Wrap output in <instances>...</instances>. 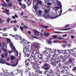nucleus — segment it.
<instances>
[{
	"label": "nucleus",
	"mask_w": 76,
	"mask_h": 76,
	"mask_svg": "<svg viewBox=\"0 0 76 76\" xmlns=\"http://www.w3.org/2000/svg\"><path fill=\"white\" fill-rule=\"evenodd\" d=\"M57 6L55 7V8L56 9V10H55V11H57V13L58 15V16H56V14H54V17L55 18H58V17H59V16H61V13H62V7H61V3L59 1H58L56 2Z\"/></svg>",
	"instance_id": "1"
},
{
	"label": "nucleus",
	"mask_w": 76,
	"mask_h": 76,
	"mask_svg": "<svg viewBox=\"0 0 76 76\" xmlns=\"http://www.w3.org/2000/svg\"><path fill=\"white\" fill-rule=\"evenodd\" d=\"M15 39L17 40L18 42H20L21 44H23L24 49L27 47V44L30 43L29 42L27 41V40H25V39H22L20 36L16 34L15 37Z\"/></svg>",
	"instance_id": "2"
},
{
	"label": "nucleus",
	"mask_w": 76,
	"mask_h": 76,
	"mask_svg": "<svg viewBox=\"0 0 76 76\" xmlns=\"http://www.w3.org/2000/svg\"><path fill=\"white\" fill-rule=\"evenodd\" d=\"M29 46H30V45H28V46L27 49H26L27 47H26L24 49V46H23V52L25 53V51H26V52H27L28 50V51H29L30 53L31 54V57H34V50H33L32 48H31V47L30 48Z\"/></svg>",
	"instance_id": "3"
},
{
	"label": "nucleus",
	"mask_w": 76,
	"mask_h": 76,
	"mask_svg": "<svg viewBox=\"0 0 76 76\" xmlns=\"http://www.w3.org/2000/svg\"><path fill=\"white\" fill-rule=\"evenodd\" d=\"M50 9L51 7L48 6L46 8V9L45 10V14L44 16L43 15V16H44L45 19H49L50 18V14H47V13H48V12H50Z\"/></svg>",
	"instance_id": "4"
},
{
	"label": "nucleus",
	"mask_w": 76,
	"mask_h": 76,
	"mask_svg": "<svg viewBox=\"0 0 76 76\" xmlns=\"http://www.w3.org/2000/svg\"><path fill=\"white\" fill-rule=\"evenodd\" d=\"M33 32L34 33V35H36V36H37L40 38H42L43 37L44 35L42 33H39L37 30H33Z\"/></svg>",
	"instance_id": "5"
},
{
	"label": "nucleus",
	"mask_w": 76,
	"mask_h": 76,
	"mask_svg": "<svg viewBox=\"0 0 76 76\" xmlns=\"http://www.w3.org/2000/svg\"><path fill=\"white\" fill-rule=\"evenodd\" d=\"M34 10L36 11V13L38 17H41L43 16V12L40 10H38V8L36 7H34Z\"/></svg>",
	"instance_id": "6"
},
{
	"label": "nucleus",
	"mask_w": 76,
	"mask_h": 76,
	"mask_svg": "<svg viewBox=\"0 0 76 76\" xmlns=\"http://www.w3.org/2000/svg\"><path fill=\"white\" fill-rule=\"evenodd\" d=\"M10 47H11L12 49V52H15V55L18 57V52L16 50V48L15 46L13 45L11 43L10 44Z\"/></svg>",
	"instance_id": "7"
},
{
	"label": "nucleus",
	"mask_w": 76,
	"mask_h": 76,
	"mask_svg": "<svg viewBox=\"0 0 76 76\" xmlns=\"http://www.w3.org/2000/svg\"><path fill=\"white\" fill-rule=\"evenodd\" d=\"M46 56H47V57L48 58H46L47 60H49V59L51 57H52V58L50 60V61H53V60H54L56 58H55V56H56V55H51V54H48V55L46 54Z\"/></svg>",
	"instance_id": "8"
},
{
	"label": "nucleus",
	"mask_w": 76,
	"mask_h": 76,
	"mask_svg": "<svg viewBox=\"0 0 76 76\" xmlns=\"http://www.w3.org/2000/svg\"><path fill=\"white\" fill-rule=\"evenodd\" d=\"M45 49L46 50H45L44 52V53H45L46 54L49 53V54H51V52L52 51L51 48L50 49L49 48H48L45 47Z\"/></svg>",
	"instance_id": "9"
},
{
	"label": "nucleus",
	"mask_w": 76,
	"mask_h": 76,
	"mask_svg": "<svg viewBox=\"0 0 76 76\" xmlns=\"http://www.w3.org/2000/svg\"><path fill=\"white\" fill-rule=\"evenodd\" d=\"M32 45L34 48H38V49L41 48V47L39 45V43L37 42H34L32 43Z\"/></svg>",
	"instance_id": "10"
},
{
	"label": "nucleus",
	"mask_w": 76,
	"mask_h": 76,
	"mask_svg": "<svg viewBox=\"0 0 76 76\" xmlns=\"http://www.w3.org/2000/svg\"><path fill=\"white\" fill-rule=\"evenodd\" d=\"M67 50H60H60H59L57 49V52H58L59 54H61L62 52V53H64L63 54H66V52H67Z\"/></svg>",
	"instance_id": "11"
},
{
	"label": "nucleus",
	"mask_w": 76,
	"mask_h": 76,
	"mask_svg": "<svg viewBox=\"0 0 76 76\" xmlns=\"http://www.w3.org/2000/svg\"><path fill=\"white\" fill-rule=\"evenodd\" d=\"M10 75V74L9 72H3L0 73V76H9Z\"/></svg>",
	"instance_id": "12"
},
{
	"label": "nucleus",
	"mask_w": 76,
	"mask_h": 76,
	"mask_svg": "<svg viewBox=\"0 0 76 76\" xmlns=\"http://www.w3.org/2000/svg\"><path fill=\"white\" fill-rule=\"evenodd\" d=\"M33 69L34 70H35V72H37V73H40L41 74H42V72L39 69H37V67H36V66H34L33 67Z\"/></svg>",
	"instance_id": "13"
},
{
	"label": "nucleus",
	"mask_w": 76,
	"mask_h": 76,
	"mask_svg": "<svg viewBox=\"0 0 76 76\" xmlns=\"http://www.w3.org/2000/svg\"><path fill=\"white\" fill-rule=\"evenodd\" d=\"M72 9H70L68 10L69 11H75L76 10V5L71 6Z\"/></svg>",
	"instance_id": "14"
},
{
	"label": "nucleus",
	"mask_w": 76,
	"mask_h": 76,
	"mask_svg": "<svg viewBox=\"0 0 76 76\" xmlns=\"http://www.w3.org/2000/svg\"><path fill=\"white\" fill-rule=\"evenodd\" d=\"M51 54L52 55H54V56H56V49H53V50L51 51Z\"/></svg>",
	"instance_id": "15"
},
{
	"label": "nucleus",
	"mask_w": 76,
	"mask_h": 76,
	"mask_svg": "<svg viewBox=\"0 0 76 76\" xmlns=\"http://www.w3.org/2000/svg\"><path fill=\"white\" fill-rule=\"evenodd\" d=\"M26 2L27 3L28 5H31L32 3V1L31 0H26Z\"/></svg>",
	"instance_id": "16"
},
{
	"label": "nucleus",
	"mask_w": 76,
	"mask_h": 76,
	"mask_svg": "<svg viewBox=\"0 0 76 76\" xmlns=\"http://www.w3.org/2000/svg\"><path fill=\"white\" fill-rule=\"evenodd\" d=\"M15 72H18L17 73H21V75H22V72H23V71L19 69H17L15 71Z\"/></svg>",
	"instance_id": "17"
},
{
	"label": "nucleus",
	"mask_w": 76,
	"mask_h": 76,
	"mask_svg": "<svg viewBox=\"0 0 76 76\" xmlns=\"http://www.w3.org/2000/svg\"><path fill=\"white\" fill-rule=\"evenodd\" d=\"M0 63L3 64L6 63V61H4L3 59H0Z\"/></svg>",
	"instance_id": "18"
},
{
	"label": "nucleus",
	"mask_w": 76,
	"mask_h": 76,
	"mask_svg": "<svg viewBox=\"0 0 76 76\" xmlns=\"http://www.w3.org/2000/svg\"><path fill=\"white\" fill-rule=\"evenodd\" d=\"M45 3H47V5L48 6H51V3L48 2V0H45Z\"/></svg>",
	"instance_id": "19"
},
{
	"label": "nucleus",
	"mask_w": 76,
	"mask_h": 76,
	"mask_svg": "<svg viewBox=\"0 0 76 76\" xmlns=\"http://www.w3.org/2000/svg\"><path fill=\"white\" fill-rule=\"evenodd\" d=\"M6 64L7 65H9V66H10V65H11V66H13V67H15V66H16L17 65H18V64H12V65H10L9 63H6Z\"/></svg>",
	"instance_id": "20"
},
{
	"label": "nucleus",
	"mask_w": 76,
	"mask_h": 76,
	"mask_svg": "<svg viewBox=\"0 0 76 76\" xmlns=\"http://www.w3.org/2000/svg\"><path fill=\"white\" fill-rule=\"evenodd\" d=\"M44 35L45 37H48L50 35V33H47L46 32H44Z\"/></svg>",
	"instance_id": "21"
},
{
	"label": "nucleus",
	"mask_w": 76,
	"mask_h": 76,
	"mask_svg": "<svg viewBox=\"0 0 76 76\" xmlns=\"http://www.w3.org/2000/svg\"><path fill=\"white\" fill-rule=\"evenodd\" d=\"M68 51L69 52V54H72L74 51H73V49H70V50H68Z\"/></svg>",
	"instance_id": "22"
},
{
	"label": "nucleus",
	"mask_w": 76,
	"mask_h": 76,
	"mask_svg": "<svg viewBox=\"0 0 76 76\" xmlns=\"http://www.w3.org/2000/svg\"><path fill=\"white\" fill-rule=\"evenodd\" d=\"M2 6L3 7H7V5L6 4L5 2H4L2 4Z\"/></svg>",
	"instance_id": "23"
},
{
	"label": "nucleus",
	"mask_w": 76,
	"mask_h": 76,
	"mask_svg": "<svg viewBox=\"0 0 76 76\" xmlns=\"http://www.w3.org/2000/svg\"><path fill=\"white\" fill-rule=\"evenodd\" d=\"M7 42H8L10 43V44H12V45H13V43L11 42V41H10V39H7Z\"/></svg>",
	"instance_id": "24"
},
{
	"label": "nucleus",
	"mask_w": 76,
	"mask_h": 76,
	"mask_svg": "<svg viewBox=\"0 0 76 76\" xmlns=\"http://www.w3.org/2000/svg\"><path fill=\"white\" fill-rule=\"evenodd\" d=\"M12 7V4L11 3H9L8 4L7 7Z\"/></svg>",
	"instance_id": "25"
},
{
	"label": "nucleus",
	"mask_w": 76,
	"mask_h": 76,
	"mask_svg": "<svg viewBox=\"0 0 76 76\" xmlns=\"http://www.w3.org/2000/svg\"><path fill=\"white\" fill-rule=\"evenodd\" d=\"M22 7L23 9H26V5L25 4H23L22 6Z\"/></svg>",
	"instance_id": "26"
},
{
	"label": "nucleus",
	"mask_w": 76,
	"mask_h": 76,
	"mask_svg": "<svg viewBox=\"0 0 76 76\" xmlns=\"http://www.w3.org/2000/svg\"><path fill=\"white\" fill-rule=\"evenodd\" d=\"M38 75H37L36 73L33 72L32 73L31 75V76H38Z\"/></svg>",
	"instance_id": "27"
},
{
	"label": "nucleus",
	"mask_w": 76,
	"mask_h": 76,
	"mask_svg": "<svg viewBox=\"0 0 76 76\" xmlns=\"http://www.w3.org/2000/svg\"><path fill=\"white\" fill-rule=\"evenodd\" d=\"M45 66V67H50V65L47 64H45L44 65Z\"/></svg>",
	"instance_id": "28"
},
{
	"label": "nucleus",
	"mask_w": 76,
	"mask_h": 76,
	"mask_svg": "<svg viewBox=\"0 0 76 76\" xmlns=\"http://www.w3.org/2000/svg\"><path fill=\"white\" fill-rule=\"evenodd\" d=\"M33 59L34 60V61H35V62H38V59L37 58L36 59L35 58H34Z\"/></svg>",
	"instance_id": "29"
},
{
	"label": "nucleus",
	"mask_w": 76,
	"mask_h": 76,
	"mask_svg": "<svg viewBox=\"0 0 76 76\" xmlns=\"http://www.w3.org/2000/svg\"><path fill=\"white\" fill-rule=\"evenodd\" d=\"M55 61H56V64H57V63H58L59 62V61H58V59H56V58Z\"/></svg>",
	"instance_id": "30"
},
{
	"label": "nucleus",
	"mask_w": 76,
	"mask_h": 76,
	"mask_svg": "<svg viewBox=\"0 0 76 76\" xmlns=\"http://www.w3.org/2000/svg\"><path fill=\"white\" fill-rule=\"evenodd\" d=\"M42 27H43V28H49V26H42Z\"/></svg>",
	"instance_id": "31"
},
{
	"label": "nucleus",
	"mask_w": 76,
	"mask_h": 76,
	"mask_svg": "<svg viewBox=\"0 0 76 76\" xmlns=\"http://www.w3.org/2000/svg\"><path fill=\"white\" fill-rule=\"evenodd\" d=\"M14 30L15 31H17V30H18V28H16V27H15L14 28Z\"/></svg>",
	"instance_id": "32"
},
{
	"label": "nucleus",
	"mask_w": 76,
	"mask_h": 76,
	"mask_svg": "<svg viewBox=\"0 0 76 76\" xmlns=\"http://www.w3.org/2000/svg\"><path fill=\"white\" fill-rule=\"evenodd\" d=\"M11 58L12 60H13L15 59V57L12 56L11 57Z\"/></svg>",
	"instance_id": "33"
},
{
	"label": "nucleus",
	"mask_w": 76,
	"mask_h": 76,
	"mask_svg": "<svg viewBox=\"0 0 76 76\" xmlns=\"http://www.w3.org/2000/svg\"><path fill=\"white\" fill-rule=\"evenodd\" d=\"M38 3H39L40 4H42V1H38Z\"/></svg>",
	"instance_id": "34"
},
{
	"label": "nucleus",
	"mask_w": 76,
	"mask_h": 76,
	"mask_svg": "<svg viewBox=\"0 0 76 76\" xmlns=\"http://www.w3.org/2000/svg\"><path fill=\"white\" fill-rule=\"evenodd\" d=\"M10 12V11L9 10L3 11V12H4V13H6V12Z\"/></svg>",
	"instance_id": "35"
},
{
	"label": "nucleus",
	"mask_w": 76,
	"mask_h": 76,
	"mask_svg": "<svg viewBox=\"0 0 76 76\" xmlns=\"http://www.w3.org/2000/svg\"><path fill=\"white\" fill-rule=\"evenodd\" d=\"M69 26H70V25H66L64 27L65 28H69Z\"/></svg>",
	"instance_id": "36"
},
{
	"label": "nucleus",
	"mask_w": 76,
	"mask_h": 76,
	"mask_svg": "<svg viewBox=\"0 0 76 76\" xmlns=\"http://www.w3.org/2000/svg\"><path fill=\"white\" fill-rule=\"evenodd\" d=\"M23 27L24 28H26V29H27L28 28V27L25 25H23Z\"/></svg>",
	"instance_id": "37"
},
{
	"label": "nucleus",
	"mask_w": 76,
	"mask_h": 76,
	"mask_svg": "<svg viewBox=\"0 0 76 76\" xmlns=\"http://www.w3.org/2000/svg\"><path fill=\"white\" fill-rule=\"evenodd\" d=\"M3 23V20H1V18H0V23Z\"/></svg>",
	"instance_id": "38"
},
{
	"label": "nucleus",
	"mask_w": 76,
	"mask_h": 76,
	"mask_svg": "<svg viewBox=\"0 0 76 76\" xmlns=\"http://www.w3.org/2000/svg\"><path fill=\"white\" fill-rule=\"evenodd\" d=\"M48 44H51V41L50 40H48Z\"/></svg>",
	"instance_id": "39"
},
{
	"label": "nucleus",
	"mask_w": 76,
	"mask_h": 76,
	"mask_svg": "<svg viewBox=\"0 0 76 76\" xmlns=\"http://www.w3.org/2000/svg\"><path fill=\"white\" fill-rule=\"evenodd\" d=\"M36 54L38 55L39 54V51L38 50L36 52Z\"/></svg>",
	"instance_id": "40"
},
{
	"label": "nucleus",
	"mask_w": 76,
	"mask_h": 76,
	"mask_svg": "<svg viewBox=\"0 0 76 76\" xmlns=\"http://www.w3.org/2000/svg\"><path fill=\"white\" fill-rule=\"evenodd\" d=\"M49 67H48L45 68V70H48L49 69Z\"/></svg>",
	"instance_id": "41"
},
{
	"label": "nucleus",
	"mask_w": 76,
	"mask_h": 76,
	"mask_svg": "<svg viewBox=\"0 0 76 76\" xmlns=\"http://www.w3.org/2000/svg\"><path fill=\"white\" fill-rule=\"evenodd\" d=\"M70 29H71V28L64 29L65 31H68V30H70Z\"/></svg>",
	"instance_id": "42"
},
{
	"label": "nucleus",
	"mask_w": 76,
	"mask_h": 76,
	"mask_svg": "<svg viewBox=\"0 0 76 76\" xmlns=\"http://www.w3.org/2000/svg\"><path fill=\"white\" fill-rule=\"evenodd\" d=\"M49 72L50 73H53V71L51 69L50 70Z\"/></svg>",
	"instance_id": "43"
},
{
	"label": "nucleus",
	"mask_w": 76,
	"mask_h": 76,
	"mask_svg": "<svg viewBox=\"0 0 76 76\" xmlns=\"http://www.w3.org/2000/svg\"><path fill=\"white\" fill-rule=\"evenodd\" d=\"M57 39H62V40L63 39V38L61 37H58L57 38Z\"/></svg>",
	"instance_id": "44"
},
{
	"label": "nucleus",
	"mask_w": 76,
	"mask_h": 76,
	"mask_svg": "<svg viewBox=\"0 0 76 76\" xmlns=\"http://www.w3.org/2000/svg\"><path fill=\"white\" fill-rule=\"evenodd\" d=\"M58 41L57 40H55V41L53 42L54 43H58Z\"/></svg>",
	"instance_id": "45"
},
{
	"label": "nucleus",
	"mask_w": 76,
	"mask_h": 76,
	"mask_svg": "<svg viewBox=\"0 0 76 76\" xmlns=\"http://www.w3.org/2000/svg\"><path fill=\"white\" fill-rule=\"evenodd\" d=\"M17 60H18V61H20V58H19V57H18V56L17 57Z\"/></svg>",
	"instance_id": "46"
},
{
	"label": "nucleus",
	"mask_w": 76,
	"mask_h": 76,
	"mask_svg": "<svg viewBox=\"0 0 76 76\" xmlns=\"http://www.w3.org/2000/svg\"><path fill=\"white\" fill-rule=\"evenodd\" d=\"M61 73H64V70L63 69L62 70H61Z\"/></svg>",
	"instance_id": "47"
},
{
	"label": "nucleus",
	"mask_w": 76,
	"mask_h": 76,
	"mask_svg": "<svg viewBox=\"0 0 76 76\" xmlns=\"http://www.w3.org/2000/svg\"><path fill=\"white\" fill-rule=\"evenodd\" d=\"M32 37H33V38H35L36 39H38V37H37L34 36H32Z\"/></svg>",
	"instance_id": "48"
},
{
	"label": "nucleus",
	"mask_w": 76,
	"mask_h": 76,
	"mask_svg": "<svg viewBox=\"0 0 76 76\" xmlns=\"http://www.w3.org/2000/svg\"><path fill=\"white\" fill-rule=\"evenodd\" d=\"M13 22L14 23H17V21L16 20H13Z\"/></svg>",
	"instance_id": "49"
},
{
	"label": "nucleus",
	"mask_w": 76,
	"mask_h": 76,
	"mask_svg": "<svg viewBox=\"0 0 76 76\" xmlns=\"http://www.w3.org/2000/svg\"><path fill=\"white\" fill-rule=\"evenodd\" d=\"M3 37H4V36L5 37H7V34H4L3 35Z\"/></svg>",
	"instance_id": "50"
},
{
	"label": "nucleus",
	"mask_w": 76,
	"mask_h": 76,
	"mask_svg": "<svg viewBox=\"0 0 76 76\" xmlns=\"http://www.w3.org/2000/svg\"><path fill=\"white\" fill-rule=\"evenodd\" d=\"M74 70H76V67H75L72 69V71H74Z\"/></svg>",
	"instance_id": "51"
},
{
	"label": "nucleus",
	"mask_w": 76,
	"mask_h": 76,
	"mask_svg": "<svg viewBox=\"0 0 76 76\" xmlns=\"http://www.w3.org/2000/svg\"><path fill=\"white\" fill-rule=\"evenodd\" d=\"M54 32H55V33H62V32H59V31H55Z\"/></svg>",
	"instance_id": "52"
},
{
	"label": "nucleus",
	"mask_w": 76,
	"mask_h": 76,
	"mask_svg": "<svg viewBox=\"0 0 76 76\" xmlns=\"http://www.w3.org/2000/svg\"><path fill=\"white\" fill-rule=\"evenodd\" d=\"M20 29H21V31H23V27L21 26L20 27Z\"/></svg>",
	"instance_id": "53"
},
{
	"label": "nucleus",
	"mask_w": 76,
	"mask_h": 76,
	"mask_svg": "<svg viewBox=\"0 0 76 76\" xmlns=\"http://www.w3.org/2000/svg\"><path fill=\"white\" fill-rule=\"evenodd\" d=\"M6 14H7V15H9L10 14V12H7Z\"/></svg>",
	"instance_id": "54"
},
{
	"label": "nucleus",
	"mask_w": 76,
	"mask_h": 76,
	"mask_svg": "<svg viewBox=\"0 0 76 76\" xmlns=\"http://www.w3.org/2000/svg\"><path fill=\"white\" fill-rule=\"evenodd\" d=\"M29 64L28 63H27L26 64V66H28V65Z\"/></svg>",
	"instance_id": "55"
},
{
	"label": "nucleus",
	"mask_w": 76,
	"mask_h": 76,
	"mask_svg": "<svg viewBox=\"0 0 76 76\" xmlns=\"http://www.w3.org/2000/svg\"><path fill=\"white\" fill-rule=\"evenodd\" d=\"M2 45L3 47H5V44L3 42L2 43Z\"/></svg>",
	"instance_id": "56"
},
{
	"label": "nucleus",
	"mask_w": 76,
	"mask_h": 76,
	"mask_svg": "<svg viewBox=\"0 0 76 76\" xmlns=\"http://www.w3.org/2000/svg\"><path fill=\"white\" fill-rule=\"evenodd\" d=\"M1 56L2 58H4V54H2L1 55Z\"/></svg>",
	"instance_id": "57"
},
{
	"label": "nucleus",
	"mask_w": 76,
	"mask_h": 76,
	"mask_svg": "<svg viewBox=\"0 0 76 76\" xmlns=\"http://www.w3.org/2000/svg\"><path fill=\"white\" fill-rule=\"evenodd\" d=\"M7 22H10V20L9 18H8L7 20Z\"/></svg>",
	"instance_id": "58"
},
{
	"label": "nucleus",
	"mask_w": 76,
	"mask_h": 76,
	"mask_svg": "<svg viewBox=\"0 0 76 76\" xmlns=\"http://www.w3.org/2000/svg\"><path fill=\"white\" fill-rule=\"evenodd\" d=\"M15 18H19V17L18 16V15H15Z\"/></svg>",
	"instance_id": "59"
},
{
	"label": "nucleus",
	"mask_w": 76,
	"mask_h": 76,
	"mask_svg": "<svg viewBox=\"0 0 76 76\" xmlns=\"http://www.w3.org/2000/svg\"><path fill=\"white\" fill-rule=\"evenodd\" d=\"M70 75V73H68V74H67V76H69Z\"/></svg>",
	"instance_id": "60"
},
{
	"label": "nucleus",
	"mask_w": 76,
	"mask_h": 76,
	"mask_svg": "<svg viewBox=\"0 0 76 76\" xmlns=\"http://www.w3.org/2000/svg\"><path fill=\"white\" fill-rule=\"evenodd\" d=\"M36 1H37V0H33V4H34V3H35Z\"/></svg>",
	"instance_id": "61"
},
{
	"label": "nucleus",
	"mask_w": 76,
	"mask_h": 76,
	"mask_svg": "<svg viewBox=\"0 0 76 76\" xmlns=\"http://www.w3.org/2000/svg\"><path fill=\"white\" fill-rule=\"evenodd\" d=\"M71 44H69L68 45V47H71Z\"/></svg>",
	"instance_id": "62"
},
{
	"label": "nucleus",
	"mask_w": 76,
	"mask_h": 76,
	"mask_svg": "<svg viewBox=\"0 0 76 76\" xmlns=\"http://www.w3.org/2000/svg\"><path fill=\"white\" fill-rule=\"evenodd\" d=\"M45 66L44 65L42 67V69H44V68H45Z\"/></svg>",
	"instance_id": "63"
},
{
	"label": "nucleus",
	"mask_w": 76,
	"mask_h": 76,
	"mask_svg": "<svg viewBox=\"0 0 76 76\" xmlns=\"http://www.w3.org/2000/svg\"><path fill=\"white\" fill-rule=\"evenodd\" d=\"M47 76H51V74L50 73H48L47 74Z\"/></svg>",
	"instance_id": "64"
}]
</instances>
